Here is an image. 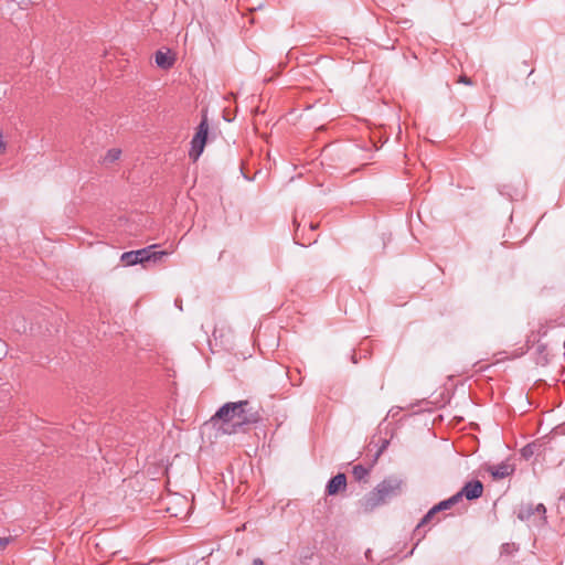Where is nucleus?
Wrapping results in <instances>:
<instances>
[{
  "label": "nucleus",
  "mask_w": 565,
  "mask_h": 565,
  "mask_svg": "<svg viewBox=\"0 0 565 565\" xmlns=\"http://www.w3.org/2000/svg\"><path fill=\"white\" fill-rule=\"evenodd\" d=\"M438 507V503L435 504L424 516L423 519L420 520V522L418 523L416 530H415V536L418 537V541L422 540L424 536H425V532L424 533H420V527H423L424 525H426L428 522H430L433 520V518L436 515V514H439V512L441 511H446L447 509H437L436 508Z\"/></svg>",
  "instance_id": "obj_8"
},
{
  "label": "nucleus",
  "mask_w": 565,
  "mask_h": 565,
  "mask_svg": "<svg viewBox=\"0 0 565 565\" xmlns=\"http://www.w3.org/2000/svg\"><path fill=\"white\" fill-rule=\"evenodd\" d=\"M175 500H177V503H178V504H183V505H185V507H188V505H189V504H188V501H186V499H185L184 497H178V498H175Z\"/></svg>",
  "instance_id": "obj_19"
},
{
  "label": "nucleus",
  "mask_w": 565,
  "mask_h": 565,
  "mask_svg": "<svg viewBox=\"0 0 565 565\" xmlns=\"http://www.w3.org/2000/svg\"><path fill=\"white\" fill-rule=\"evenodd\" d=\"M347 486V477L344 473H338L332 477L327 484V493L329 495L337 494L340 490L344 489Z\"/></svg>",
  "instance_id": "obj_7"
},
{
  "label": "nucleus",
  "mask_w": 565,
  "mask_h": 565,
  "mask_svg": "<svg viewBox=\"0 0 565 565\" xmlns=\"http://www.w3.org/2000/svg\"><path fill=\"white\" fill-rule=\"evenodd\" d=\"M401 486L402 481L399 479L395 477L385 478L363 498L361 501L363 510L369 512L383 504L387 499L399 492Z\"/></svg>",
  "instance_id": "obj_1"
},
{
  "label": "nucleus",
  "mask_w": 565,
  "mask_h": 565,
  "mask_svg": "<svg viewBox=\"0 0 565 565\" xmlns=\"http://www.w3.org/2000/svg\"><path fill=\"white\" fill-rule=\"evenodd\" d=\"M459 83L466 84V85H472V82L469 77L466 75H461L458 79Z\"/></svg>",
  "instance_id": "obj_18"
},
{
  "label": "nucleus",
  "mask_w": 565,
  "mask_h": 565,
  "mask_svg": "<svg viewBox=\"0 0 565 565\" xmlns=\"http://www.w3.org/2000/svg\"><path fill=\"white\" fill-rule=\"evenodd\" d=\"M7 150V143L6 141L3 140V134L2 131L0 130V154L4 153Z\"/></svg>",
  "instance_id": "obj_16"
},
{
  "label": "nucleus",
  "mask_w": 565,
  "mask_h": 565,
  "mask_svg": "<svg viewBox=\"0 0 565 565\" xmlns=\"http://www.w3.org/2000/svg\"><path fill=\"white\" fill-rule=\"evenodd\" d=\"M535 448L536 446L533 445V444H529L526 446H524L522 449H521V456L524 458V459H530L534 452H535Z\"/></svg>",
  "instance_id": "obj_12"
},
{
  "label": "nucleus",
  "mask_w": 565,
  "mask_h": 565,
  "mask_svg": "<svg viewBox=\"0 0 565 565\" xmlns=\"http://www.w3.org/2000/svg\"><path fill=\"white\" fill-rule=\"evenodd\" d=\"M157 247L158 245H150L141 249L125 252L121 254L120 259L126 266L143 264L150 260L157 262L168 254L163 250H154Z\"/></svg>",
  "instance_id": "obj_2"
},
{
  "label": "nucleus",
  "mask_w": 565,
  "mask_h": 565,
  "mask_svg": "<svg viewBox=\"0 0 565 565\" xmlns=\"http://www.w3.org/2000/svg\"><path fill=\"white\" fill-rule=\"evenodd\" d=\"M483 493V484L479 480H472L467 482L462 489L450 497L447 500H443L438 503L437 509H450L452 505L458 503L462 497H465L467 500H476L480 498Z\"/></svg>",
  "instance_id": "obj_3"
},
{
  "label": "nucleus",
  "mask_w": 565,
  "mask_h": 565,
  "mask_svg": "<svg viewBox=\"0 0 565 565\" xmlns=\"http://www.w3.org/2000/svg\"><path fill=\"white\" fill-rule=\"evenodd\" d=\"M121 156V150L118 148L109 149L106 154L103 157V163L111 164L116 162Z\"/></svg>",
  "instance_id": "obj_11"
},
{
  "label": "nucleus",
  "mask_w": 565,
  "mask_h": 565,
  "mask_svg": "<svg viewBox=\"0 0 565 565\" xmlns=\"http://www.w3.org/2000/svg\"><path fill=\"white\" fill-rule=\"evenodd\" d=\"M515 470V467L510 461H502L498 465L489 466L487 471L493 477V479L500 480L511 476Z\"/></svg>",
  "instance_id": "obj_6"
},
{
  "label": "nucleus",
  "mask_w": 565,
  "mask_h": 565,
  "mask_svg": "<svg viewBox=\"0 0 565 565\" xmlns=\"http://www.w3.org/2000/svg\"><path fill=\"white\" fill-rule=\"evenodd\" d=\"M352 475L356 481H366L370 475V468H366L363 465H355L352 469Z\"/></svg>",
  "instance_id": "obj_10"
},
{
  "label": "nucleus",
  "mask_w": 565,
  "mask_h": 565,
  "mask_svg": "<svg viewBox=\"0 0 565 565\" xmlns=\"http://www.w3.org/2000/svg\"><path fill=\"white\" fill-rule=\"evenodd\" d=\"M209 132V124L206 117H203L200 125L198 126L196 132L191 141V149L189 151V157L196 161L199 157L202 154L204 150V146L206 143Z\"/></svg>",
  "instance_id": "obj_5"
},
{
  "label": "nucleus",
  "mask_w": 565,
  "mask_h": 565,
  "mask_svg": "<svg viewBox=\"0 0 565 565\" xmlns=\"http://www.w3.org/2000/svg\"><path fill=\"white\" fill-rule=\"evenodd\" d=\"M10 542L9 537H0V551L4 550Z\"/></svg>",
  "instance_id": "obj_17"
},
{
  "label": "nucleus",
  "mask_w": 565,
  "mask_h": 565,
  "mask_svg": "<svg viewBox=\"0 0 565 565\" xmlns=\"http://www.w3.org/2000/svg\"><path fill=\"white\" fill-rule=\"evenodd\" d=\"M156 64L163 70H169L174 64V56L170 52L157 51L154 55Z\"/></svg>",
  "instance_id": "obj_9"
},
{
  "label": "nucleus",
  "mask_w": 565,
  "mask_h": 565,
  "mask_svg": "<svg viewBox=\"0 0 565 565\" xmlns=\"http://www.w3.org/2000/svg\"><path fill=\"white\" fill-rule=\"evenodd\" d=\"M248 405L247 401L239 402H230L225 403L223 406L218 408L212 419H220L223 423H230L235 417H238V420L235 425L243 426L247 423V419L244 416L245 407Z\"/></svg>",
  "instance_id": "obj_4"
},
{
  "label": "nucleus",
  "mask_w": 565,
  "mask_h": 565,
  "mask_svg": "<svg viewBox=\"0 0 565 565\" xmlns=\"http://www.w3.org/2000/svg\"><path fill=\"white\" fill-rule=\"evenodd\" d=\"M310 228H311V230H315V228H316V225H313L312 223H310Z\"/></svg>",
  "instance_id": "obj_22"
},
{
  "label": "nucleus",
  "mask_w": 565,
  "mask_h": 565,
  "mask_svg": "<svg viewBox=\"0 0 565 565\" xmlns=\"http://www.w3.org/2000/svg\"><path fill=\"white\" fill-rule=\"evenodd\" d=\"M534 513L541 514L542 519L545 521L546 508L544 504H542V503L536 504V507L534 508Z\"/></svg>",
  "instance_id": "obj_15"
},
{
  "label": "nucleus",
  "mask_w": 565,
  "mask_h": 565,
  "mask_svg": "<svg viewBox=\"0 0 565 565\" xmlns=\"http://www.w3.org/2000/svg\"><path fill=\"white\" fill-rule=\"evenodd\" d=\"M17 331H19V332H25L26 331V326H25L24 321L22 322V326L17 327Z\"/></svg>",
  "instance_id": "obj_21"
},
{
  "label": "nucleus",
  "mask_w": 565,
  "mask_h": 565,
  "mask_svg": "<svg viewBox=\"0 0 565 565\" xmlns=\"http://www.w3.org/2000/svg\"><path fill=\"white\" fill-rule=\"evenodd\" d=\"M167 511L172 515V516H175V518H185L188 515V511L186 512H182V511H179L177 509H173L171 507H168L167 508Z\"/></svg>",
  "instance_id": "obj_14"
},
{
  "label": "nucleus",
  "mask_w": 565,
  "mask_h": 565,
  "mask_svg": "<svg viewBox=\"0 0 565 565\" xmlns=\"http://www.w3.org/2000/svg\"><path fill=\"white\" fill-rule=\"evenodd\" d=\"M252 565H265L264 561L259 557L253 559Z\"/></svg>",
  "instance_id": "obj_20"
},
{
  "label": "nucleus",
  "mask_w": 565,
  "mask_h": 565,
  "mask_svg": "<svg viewBox=\"0 0 565 565\" xmlns=\"http://www.w3.org/2000/svg\"><path fill=\"white\" fill-rule=\"evenodd\" d=\"M534 514V508L532 505L523 507L519 512V518L521 520L530 519V516Z\"/></svg>",
  "instance_id": "obj_13"
}]
</instances>
